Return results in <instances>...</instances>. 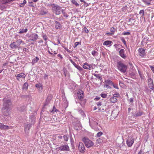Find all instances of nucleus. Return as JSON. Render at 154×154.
Masks as SVG:
<instances>
[{"label": "nucleus", "instance_id": "nucleus-1", "mask_svg": "<svg viewBox=\"0 0 154 154\" xmlns=\"http://www.w3.org/2000/svg\"><path fill=\"white\" fill-rule=\"evenodd\" d=\"M2 101L3 107L2 109V112L4 116H7L11 113L12 102L11 100L8 98H5L3 99Z\"/></svg>", "mask_w": 154, "mask_h": 154}, {"label": "nucleus", "instance_id": "nucleus-2", "mask_svg": "<svg viewBox=\"0 0 154 154\" xmlns=\"http://www.w3.org/2000/svg\"><path fill=\"white\" fill-rule=\"evenodd\" d=\"M51 6L52 7L53 11L56 15L60 14L63 11V10L62 8L57 5L53 4Z\"/></svg>", "mask_w": 154, "mask_h": 154}, {"label": "nucleus", "instance_id": "nucleus-3", "mask_svg": "<svg viewBox=\"0 0 154 154\" xmlns=\"http://www.w3.org/2000/svg\"><path fill=\"white\" fill-rule=\"evenodd\" d=\"M117 67L119 70L123 73L125 72L127 69V66L122 63L121 61L117 62Z\"/></svg>", "mask_w": 154, "mask_h": 154}, {"label": "nucleus", "instance_id": "nucleus-4", "mask_svg": "<svg viewBox=\"0 0 154 154\" xmlns=\"http://www.w3.org/2000/svg\"><path fill=\"white\" fill-rule=\"evenodd\" d=\"M82 140L85 143V146L88 148L91 147L94 144L87 137H83Z\"/></svg>", "mask_w": 154, "mask_h": 154}, {"label": "nucleus", "instance_id": "nucleus-5", "mask_svg": "<svg viewBox=\"0 0 154 154\" xmlns=\"http://www.w3.org/2000/svg\"><path fill=\"white\" fill-rule=\"evenodd\" d=\"M134 139L132 137H128L126 143L128 145V146L130 147L131 146L132 144L134 143Z\"/></svg>", "mask_w": 154, "mask_h": 154}, {"label": "nucleus", "instance_id": "nucleus-6", "mask_svg": "<svg viewBox=\"0 0 154 154\" xmlns=\"http://www.w3.org/2000/svg\"><path fill=\"white\" fill-rule=\"evenodd\" d=\"M79 151L82 153H84L85 151V147L83 143L82 142H79L78 146Z\"/></svg>", "mask_w": 154, "mask_h": 154}, {"label": "nucleus", "instance_id": "nucleus-7", "mask_svg": "<svg viewBox=\"0 0 154 154\" xmlns=\"http://www.w3.org/2000/svg\"><path fill=\"white\" fill-rule=\"evenodd\" d=\"M60 151H69V146L67 145H62L57 148Z\"/></svg>", "mask_w": 154, "mask_h": 154}, {"label": "nucleus", "instance_id": "nucleus-8", "mask_svg": "<svg viewBox=\"0 0 154 154\" xmlns=\"http://www.w3.org/2000/svg\"><path fill=\"white\" fill-rule=\"evenodd\" d=\"M38 35L36 33H33L31 34L29 36V41H32L33 42H35L38 38Z\"/></svg>", "mask_w": 154, "mask_h": 154}, {"label": "nucleus", "instance_id": "nucleus-9", "mask_svg": "<svg viewBox=\"0 0 154 154\" xmlns=\"http://www.w3.org/2000/svg\"><path fill=\"white\" fill-rule=\"evenodd\" d=\"M135 21V19L134 17H131L127 21L128 23V24L131 26H132L134 25Z\"/></svg>", "mask_w": 154, "mask_h": 154}, {"label": "nucleus", "instance_id": "nucleus-10", "mask_svg": "<svg viewBox=\"0 0 154 154\" xmlns=\"http://www.w3.org/2000/svg\"><path fill=\"white\" fill-rule=\"evenodd\" d=\"M77 94L79 99L82 100L84 97L83 91L82 90H80L78 92Z\"/></svg>", "mask_w": 154, "mask_h": 154}, {"label": "nucleus", "instance_id": "nucleus-11", "mask_svg": "<svg viewBox=\"0 0 154 154\" xmlns=\"http://www.w3.org/2000/svg\"><path fill=\"white\" fill-rule=\"evenodd\" d=\"M52 96L51 94H49L48 95L46 100V102L44 104V106L47 105L49 103V102L52 99Z\"/></svg>", "mask_w": 154, "mask_h": 154}, {"label": "nucleus", "instance_id": "nucleus-12", "mask_svg": "<svg viewBox=\"0 0 154 154\" xmlns=\"http://www.w3.org/2000/svg\"><path fill=\"white\" fill-rule=\"evenodd\" d=\"M138 51L139 54L142 57H143L145 55V50L143 48H140L139 49Z\"/></svg>", "mask_w": 154, "mask_h": 154}, {"label": "nucleus", "instance_id": "nucleus-13", "mask_svg": "<svg viewBox=\"0 0 154 154\" xmlns=\"http://www.w3.org/2000/svg\"><path fill=\"white\" fill-rule=\"evenodd\" d=\"M143 114V112L139 111L138 112L136 113V111L132 112V116L135 117H137L139 116H141Z\"/></svg>", "mask_w": 154, "mask_h": 154}, {"label": "nucleus", "instance_id": "nucleus-14", "mask_svg": "<svg viewBox=\"0 0 154 154\" xmlns=\"http://www.w3.org/2000/svg\"><path fill=\"white\" fill-rule=\"evenodd\" d=\"M105 83L106 87L108 88H110L109 85H112L113 84L112 82L109 80H106L105 82Z\"/></svg>", "mask_w": 154, "mask_h": 154}, {"label": "nucleus", "instance_id": "nucleus-15", "mask_svg": "<svg viewBox=\"0 0 154 154\" xmlns=\"http://www.w3.org/2000/svg\"><path fill=\"white\" fill-rule=\"evenodd\" d=\"M125 52V50L123 49H121L119 52V55L122 57L123 59H125L126 57V54H124Z\"/></svg>", "mask_w": 154, "mask_h": 154}, {"label": "nucleus", "instance_id": "nucleus-16", "mask_svg": "<svg viewBox=\"0 0 154 154\" xmlns=\"http://www.w3.org/2000/svg\"><path fill=\"white\" fill-rule=\"evenodd\" d=\"M10 46L12 49H17L19 47V45H16L15 42H13L11 43Z\"/></svg>", "mask_w": 154, "mask_h": 154}, {"label": "nucleus", "instance_id": "nucleus-17", "mask_svg": "<svg viewBox=\"0 0 154 154\" xmlns=\"http://www.w3.org/2000/svg\"><path fill=\"white\" fill-rule=\"evenodd\" d=\"M0 128L4 130H8L10 129L9 127L7 125H5L0 122Z\"/></svg>", "mask_w": 154, "mask_h": 154}, {"label": "nucleus", "instance_id": "nucleus-18", "mask_svg": "<svg viewBox=\"0 0 154 154\" xmlns=\"http://www.w3.org/2000/svg\"><path fill=\"white\" fill-rule=\"evenodd\" d=\"M15 76L17 77V79L18 80H19L18 78H25V74L23 73H21L20 74H18L16 75H15Z\"/></svg>", "mask_w": 154, "mask_h": 154}, {"label": "nucleus", "instance_id": "nucleus-19", "mask_svg": "<svg viewBox=\"0 0 154 154\" xmlns=\"http://www.w3.org/2000/svg\"><path fill=\"white\" fill-rule=\"evenodd\" d=\"M28 84L27 82H25L24 83L22 87V89L24 91H26L28 89Z\"/></svg>", "mask_w": 154, "mask_h": 154}, {"label": "nucleus", "instance_id": "nucleus-20", "mask_svg": "<svg viewBox=\"0 0 154 154\" xmlns=\"http://www.w3.org/2000/svg\"><path fill=\"white\" fill-rule=\"evenodd\" d=\"M112 42L111 41H106L103 42V45L110 46L112 45Z\"/></svg>", "mask_w": 154, "mask_h": 154}, {"label": "nucleus", "instance_id": "nucleus-21", "mask_svg": "<svg viewBox=\"0 0 154 154\" xmlns=\"http://www.w3.org/2000/svg\"><path fill=\"white\" fill-rule=\"evenodd\" d=\"M39 60V58L36 57L35 58L33 59L32 60V63L33 65L35 63H36Z\"/></svg>", "mask_w": 154, "mask_h": 154}, {"label": "nucleus", "instance_id": "nucleus-22", "mask_svg": "<svg viewBox=\"0 0 154 154\" xmlns=\"http://www.w3.org/2000/svg\"><path fill=\"white\" fill-rule=\"evenodd\" d=\"M110 101L111 102L114 103L116 102L117 101V100L116 98L112 96V97L110 98Z\"/></svg>", "mask_w": 154, "mask_h": 154}, {"label": "nucleus", "instance_id": "nucleus-23", "mask_svg": "<svg viewBox=\"0 0 154 154\" xmlns=\"http://www.w3.org/2000/svg\"><path fill=\"white\" fill-rule=\"evenodd\" d=\"M32 126V124H28L27 125L25 126V131H29L30 128Z\"/></svg>", "mask_w": 154, "mask_h": 154}, {"label": "nucleus", "instance_id": "nucleus-24", "mask_svg": "<svg viewBox=\"0 0 154 154\" xmlns=\"http://www.w3.org/2000/svg\"><path fill=\"white\" fill-rule=\"evenodd\" d=\"M94 75L97 78L99 79L101 81V82H102V79L101 78V77L100 75L98 74H94Z\"/></svg>", "mask_w": 154, "mask_h": 154}, {"label": "nucleus", "instance_id": "nucleus-25", "mask_svg": "<svg viewBox=\"0 0 154 154\" xmlns=\"http://www.w3.org/2000/svg\"><path fill=\"white\" fill-rule=\"evenodd\" d=\"M27 31L28 29L27 28H26L25 29H20L19 33L20 34L26 32Z\"/></svg>", "mask_w": 154, "mask_h": 154}, {"label": "nucleus", "instance_id": "nucleus-26", "mask_svg": "<svg viewBox=\"0 0 154 154\" xmlns=\"http://www.w3.org/2000/svg\"><path fill=\"white\" fill-rule=\"evenodd\" d=\"M16 42L17 43L18 45H20V44L22 43H23V45H24L25 43L23 42L22 40L20 39H18L17 40Z\"/></svg>", "mask_w": 154, "mask_h": 154}, {"label": "nucleus", "instance_id": "nucleus-27", "mask_svg": "<svg viewBox=\"0 0 154 154\" xmlns=\"http://www.w3.org/2000/svg\"><path fill=\"white\" fill-rule=\"evenodd\" d=\"M42 36L45 40H47L48 39V37L46 34L43 33Z\"/></svg>", "mask_w": 154, "mask_h": 154}, {"label": "nucleus", "instance_id": "nucleus-28", "mask_svg": "<svg viewBox=\"0 0 154 154\" xmlns=\"http://www.w3.org/2000/svg\"><path fill=\"white\" fill-rule=\"evenodd\" d=\"M47 12L42 10L40 11V15H43L47 14Z\"/></svg>", "mask_w": 154, "mask_h": 154}, {"label": "nucleus", "instance_id": "nucleus-29", "mask_svg": "<svg viewBox=\"0 0 154 154\" xmlns=\"http://www.w3.org/2000/svg\"><path fill=\"white\" fill-rule=\"evenodd\" d=\"M148 86L149 88L151 90H153L154 89V85L153 83L148 84Z\"/></svg>", "mask_w": 154, "mask_h": 154}, {"label": "nucleus", "instance_id": "nucleus-30", "mask_svg": "<svg viewBox=\"0 0 154 154\" xmlns=\"http://www.w3.org/2000/svg\"><path fill=\"white\" fill-rule=\"evenodd\" d=\"M21 112H23L26 110V107L25 106H23L20 107L19 109Z\"/></svg>", "mask_w": 154, "mask_h": 154}, {"label": "nucleus", "instance_id": "nucleus-31", "mask_svg": "<svg viewBox=\"0 0 154 154\" xmlns=\"http://www.w3.org/2000/svg\"><path fill=\"white\" fill-rule=\"evenodd\" d=\"M63 71L65 76L66 77L68 73L67 70L66 68H64L63 69Z\"/></svg>", "mask_w": 154, "mask_h": 154}, {"label": "nucleus", "instance_id": "nucleus-32", "mask_svg": "<svg viewBox=\"0 0 154 154\" xmlns=\"http://www.w3.org/2000/svg\"><path fill=\"white\" fill-rule=\"evenodd\" d=\"M114 46L116 49V50H118L120 48V46H122L121 45H120L119 44H115Z\"/></svg>", "mask_w": 154, "mask_h": 154}, {"label": "nucleus", "instance_id": "nucleus-33", "mask_svg": "<svg viewBox=\"0 0 154 154\" xmlns=\"http://www.w3.org/2000/svg\"><path fill=\"white\" fill-rule=\"evenodd\" d=\"M58 110L56 109L54 106L52 110L51 111V112L52 113H54L58 111Z\"/></svg>", "mask_w": 154, "mask_h": 154}, {"label": "nucleus", "instance_id": "nucleus-34", "mask_svg": "<svg viewBox=\"0 0 154 154\" xmlns=\"http://www.w3.org/2000/svg\"><path fill=\"white\" fill-rule=\"evenodd\" d=\"M71 2L72 4L75 5L76 6H79V4L75 0H72L71 1Z\"/></svg>", "mask_w": 154, "mask_h": 154}, {"label": "nucleus", "instance_id": "nucleus-35", "mask_svg": "<svg viewBox=\"0 0 154 154\" xmlns=\"http://www.w3.org/2000/svg\"><path fill=\"white\" fill-rule=\"evenodd\" d=\"M26 0H24L23 2L22 3L20 4V7H23L25 5V4L26 3Z\"/></svg>", "mask_w": 154, "mask_h": 154}, {"label": "nucleus", "instance_id": "nucleus-36", "mask_svg": "<svg viewBox=\"0 0 154 154\" xmlns=\"http://www.w3.org/2000/svg\"><path fill=\"white\" fill-rule=\"evenodd\" d=\"M82 32H84L86 33H88L89 31L86 27H84L82 29Z\"/></svg>", "mask_w": 154, "mask_h": 154}, {"label": "nucleus", "instance_id": "nucleus-37", "mask_svg": "<svg viewBox=\"0 0 154 154\" xmlns=\"http://www.w3.org/2000/svg\"><path fill=\"white\" fill-rule=\"evenodd\" d=\"M113 96L116 98L119 97H120V95L118 93L116 92L113 95Z\"/></svg>", "mask_w": 154, "mask_h": 154}, {"label": "nucleus", "instance_id": "nucleus-38", "mask_svg": "<svg viewBox=\"0 0 154 154\" xmlns=\"http://www.w3.org/2000/svg\"><path fill=\"white\" fill-rule=\"evenodd\" d=\"M91 54L94 56H95L97 55L98 53L95 51H92Z\"/></svg>", "mask_w": 154, "mask_h": 154}, {"label": "nucleus", "instance_id": "nucleus-39", "mask_svg": "<svg viewBox=\"0 0 154 154\" xmlns=\"http://www.w3.org/2000/svg\"><path fill=\"white\" fill-rule=\"evenodd\" d=\"M35 86L39 90L41 89L42 90V88L41 87V85L39 84H36Z\"/></svg>", "mask_w": 154, "mask_h": 154}, {"label": "nucleus", "instance_id": "nucleus-40", "mask_svg": "<svg viewBox=\"0 0 154 154\" xmlns=\"http://www.w3.org/2000/svg\"><path fill=\"white\" fill-rule=\"evenodd\" d=\"M121 40H122V42L124 43V45L126 46H127L126 45V42L124 38L123 37H121Z\"/></svg>", "mask_w": 154, "mask_h": 154}, {"label": "nucleus", "instance_id": "nucleus-41", "mask_svg": "<svg viewBox=\"0 0 154 154\" xmlns=\"http://www.w3.org/2000/svg\"><path fill=\"white\" fill-rule=\"evenodd\" d=\"M143 2L145 3L148 5H150V2H149V1H147L146 0H142Z\"/></svg>", "mask_w": 154, "mask_h": 154}, {"label": "nucleus", "instance_id": "nucleus-42", "mask_svg": "<svg viewBox=\"0 0 154 154\" xmlns=\"http://www.w3.org/2000/svg\"><path fill=\"white\" fill-rule=\"evenodd\" d=\"M60 24L59 23H58L56 24L55 25V28L56 29H58L60 28Z\"/></svg>", "mask_w": 154, "mask_h": 154}, {"label": "nucleus", "instance_id": "nucleus-43", "mask_svg": "<svg viewBox=\"0 0 154 154\" xmlns=\"http://www.w3.org/2000/svg\"><path fill=\"white\" fill-rule=\"evenodd\" d=\"M75 67L77 69H78L80 71H81L83 70V69L80 66L78 65H77L75 66Z\"/></svg>", "mask_w": 154, "mask_h": 154}, {"label": "nucleus", "instance_id": "nucleus-44", "mask_svg": "<svg viewBox=\"0 0 154 154\" xmlns=\"http://www.w3.org/2000/svg\"><path fill=\"white\" fill-rule=\"evenodd\" d=\"M3 4H6L10 2L9 0H1Z\"/></svg>", "mask_w": 154, "mask_h": 154}, {"label": "nucleus", "instance_id": "nucleus-45", "mask_svg": "<svg viewBox=\"0 0 154 154\" xmlns=\"http://www.w3.org/2000/svg\"><path fill=\"white\" fill-rule=\"evenodd\" d=\"M103 134V133L102 132H98L97 134V137H100Z\"/></svg>", "mask_w": 154, "mask_h": 154}, {"label": "nucleus", "instance_id": "nucleus-46", "mask_svg": "<svg viewBox=\"0 0 154 154\" xmlns=\"http://www.w3.org/2000/svg\"><path fill=\"white\" fill-rule=\"evenodd\" d=\"M62 12L63 14L64 17H65L66 18L68 17L69 15L68 14H67L65 12H64L63 11H63H62Z\"/></svg>", "mask_w": 154, "mask_h": 154}, {"label": "nucleus", "instance_id": "nucleus-47", "mask_svg": "<svg viewBox=\"0 0 154 154\" xmlns=\"http://www.w3.org/2000/svg\"><path fill=\"white\" fill-rule=\"evenodd\" d=\"M148 83V84L153 83V82L151 78L149 79Z\"/></svg>", "mask_w": 154, "mask_h": 154}, {"label": "nucleus", "instance_id": "nucleus-48", "mask_svg": "<svg viewBox=\"0 0 154 154\" xmlns=\"http://www.w3.org/2000/svg\"><path fill=\"white\" fill-rule=\"evenodd\" d=\"M139 14L140 15H141L142 16H143L144 15V10H141L139 12Z\"/></svg>", "mask_w": 154, "mask_h": 154}, {"label": "nucleus", "instance_id": "nucleus-49", "mask_svg": "<svg viewBox=\"0 0 154 154\" xmlns=\"http://www.w3.org/2000/svg\"><path fill=\"white\" fill-rule=\"evenodd\" d=\"M81 42H76L75 43V47H76L78 45H81Z\"/></svg>", "mask_w": 154, "mask_h": 154}, {"label": "nucleus", "instance_id": "nucleus-50", "mask_svg": "<svg viewBox=\"0 0 154 154\" xmlns=\"http://www.w3.org/2000/svg\"><path fill=\"white\" fill-rule=\"evenodd\" d=\"M147 43V41H145L143 39L141 42V44L143 46H144V45Z\"/></svg>", "mask_w": 154, "mask_h": 154}, {"label": "nucleus", "instance_id": "nucleus-51", "mask_svg": "<svg viewBox=\"0 0 154 154\" xmlns=\"http://www.w3.org/2000/svg\"><path fill=\"white\" fill-rule=\"evenodd\" d=\"M115 30L116 29L114 28V27H112L110 29V31L113 34L115 32Z\"/></svg>", "mask_w": 154, "mask_h": 154}, {"label": "nucleus", "instance_id": "nucleus-52", "mask_svg": "<svg viewBox=\"0 0 154 154\" xmlns=\"http://www.w3.org/2000/svg\"><path fill=\"white\" fill-rule=\"evenodd\" d=\"M146 152H144L143 150L141 149L138 152V154H146Z\"/></svg>", "mask_w": 154, "mask_h": 154}, {"label": "nucleus", "instance_id": "nucleus-53", "mask_svg": "<svg viewBox=\"0 0 154 154\" xmlns=\"http://www.w3.org/2000/svg\"><path fill=\"white\" fill-rule=\"evenodd\" d=\"M101 96L103 98H106L107 95L105 94H100Z\"/></svg>", "mask_w": 154, "mask_h": 154}, {"label": "nucleus", "instance_id": "nucleus-54", "mask_svg": "<svg viewBox=\"0 0 154 154\" xmlns=\"http://www.w3.org/2000/svg\"><path fill=\"white\" fill-rule=\"evenodd\" d=\"M127 6H125L122 9V11H123L125 12L127 9Z\"/></svg>", "mask_w": 154, "mask_h": 154}, {"label": "nucleus", "instance_id": "nucleus-55", "mask_svg": "<svg viewBox=\"0 0 154 154\" xmlns=\"http://www.w3.org/2000/svg\"><path fill=\"white\" fill-rule=\"evenodd\" d=\"M63 138L64 140L66 141H67L68 140V137L67 135H64Z\"/></svg>", "mask_w": 154, "mask_h": 154}, {"label": "nucleus", "instance_id": "nucleus-56", "mask_svg": "<svg viewBox=\"0 0 154 154\" xmlns=\"http://www.w3.org/2000/svg\"><path fill=\"white\" fill-rule=\"evenodd\" d=\"M77 126H78L79 128L80 129V128H81V126L80 125V122L79 121H77Z\"/></svg>", "mask_w": 154, "mask_h": 154}, {"label": "nucleus", "instance_id": "nucleus-57", "mask_svg": "<svg viewBox=\"0 0 154 154\" xmlns=\"http://www.w3.org/2000/svg\"><path fill=\"white\" fill-rule=\"evenodd\" d=\"M130 34V33L129 32H124L122 33V35H128Z\"/></svg>", "mask_w": 154, "mask_h": 154}, {"label": "nucleus", "instance_id": "nucleus-58", "mask_svg": "<svg viewBox=\"0 0 154 154\" xmlns=\"http://www.w3.org/2000/svg\"><path fill=\"white\" fill-rule=\"evenodd\" d=\"M138 73H139V75L140 76V78L141 79H143V76H142V74L141 73V72L140 71H139V70H138Z\"/></svg>", "mask_w": 154, "mask_h": 154}, {"label": "nucleus", "instance_id": "nucleus-59", "mask_svg": "<svg viewBox=\"0 0 154 154\" xmlns=\"http://www.w3.org/2000/svg\"><path fill=\"white\" fill-rule=\"evenodd\" d=\"M32 118L31 119V121L32 122H34L35 121V118L34 116L32 115Z\"/></svg>", "mask_w": 154, "mask_h": 154}, {"label": "nucleus", "instance_id": "nucleus-60", "mask_svg": "<svg viewBox=\"0 0 154 154\" xmlns=\"http://www.w3.org/2000/svg\"><path fill=\"white\" fill-rule=\"evenodd\" d=\"M102 142V140L100 138L98 139L97 140V142L98 143H100Z\"/></svg>", "mask_w": 154, "mask_h": 154}, {"label": "nucleus", "instance_id": "nucleus-61", "mask_svg": "<svg viewBox=\"0 0 154 154\" xmlns=\"http://www.w3.org/2000/svg\"><path fill=\"white\" fill-rule=\"evenodd\" d=\"M29 5L30 6H31L32 7H34V6L33 5V3L32 2H29Z\"/></svg>", "mask_w": 154, "mask_h": 154}, {"label": "nucleus", "instance_id": "nucleus-62", "mask_svg": "<svg viewBox=\"0 0 154 154\" xmlns=\"http://www.w3.org/2000/svg\"><path fill=\"white\" fill-rule=\"evenodd\" d=\"M84 3V6H85V7L88 6L90 4V3H87L86 2H85V3Z\"/></svg>", "mask_w": 154, "mask_h": 154}, {"label": "nucleus", "instance_id": "nucleus-63", "mask_svg": "<svg viewBox=\"0 0 154 154\" xmlns=\"http://www.w3.org/2000/svg\"><path fill=\"white\" fill-rule=\"evenodd\" d=\"M23 51L24 52H27L28 51V50L26 48H23Z\"/></svg>", "mask_w": 154, "mask_h": 154}, {"label": "nucleus", "instance_id": "nucleus-64", "mask_svg": "<svg viewBox=\"0 0 154 154\" xmlns=\"http://www.w3.org/2000/svg\"><path fill=\"white\" fill-rule=\"evenodd\" d=\"M48 75L46 74H44V79H48Z\"/></svg>", "mask_w": 154, "mask_h": 154}]
</instances>
